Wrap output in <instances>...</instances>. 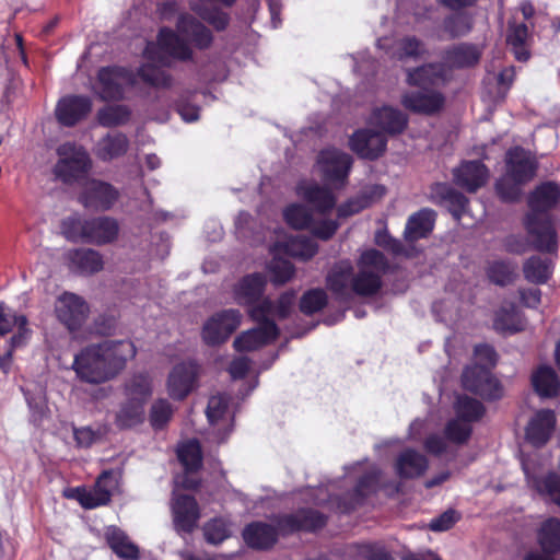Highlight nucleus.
Returning a JSON list of instances; mask_svg holds the SVG:
<instances>
[{
    "mask_svg": "<svg viewBox=\"0 0 560 560\" xmlns=\"http://www.w3.org/2000/svg\"><path fill=\"white\" fill-rule=\"evenodd\" d=\"M136 353V346L130 340H104L81 349L74 355L71 369L81 382L98 385L118 376Z\"/></svg>",
    "mask_w": 560,
    "mask_h": 560,
    "instance_id": "f257e3e1",
    "label": "nucleus"
},
{
    "mask_svg": "<svg viewBox=\"0 0 560 560\" xmlns=\"http://www.w3.org/2000/svg\"><path fill=\"white\" fill-rule=\"evenodd\" d=\"M559 203L560 185L553 180L538 184L527 196L528 211L523 218V225L538 252L555 253L558 249L551 211Z\"/></svg>",
    "mask_w": 560,
    "mask_h": 560,
    "instance_id": "f03ea898",
    "label": "nucleus"
},
{
    "mask_svg": "<svg viewBox=\"0 0 560 560\" xmlns=\"http://www.w3.org/2000/svg\"><path fill=\"white\" fill-rule=\"evenodd\" d=\"M191 55L190 47L183 38L172 30L162 28L156 43H148L143 52L147 63L139 68L138 75L154 88H170L172 77L161 67L171 66L172 60H189Z\"/></svg>",
    "mask_w": 560,
    "mask_h": 560,
    "instance_id": "7ed1b4c3",
    "label": "nucleus"
},
{
    "mask_svg": "<svg viewBox=\"0 0 560 560\" xmlns=\"http://www.w3.org/2000/svg\"><path fill=\"white\" fill-rule=\"evenodd\" d=\"M58 162L55 165V175L63 183H72L84 176L91 160L83 147L66 142L57 148Z\"/></svg>",
    "mask_w": 560,
    "mask_h": 560,
    "instance_id": "20e7f679",
    "label": "nucleus"
},
{
    "mask_svg": "<svg viewBox=\"0 0 560 560\" xmlns=\"http://www.w3.org/2000/svg\"><path fill=\"white\" fill-rule=\"evenodd\" d=\"M463 387L481 397L486 401H495L503 397L504 389L501 382L491 371L481 364L467 366L462 374Z\"/></svg>",
    "mask_w": 560,
    "mask_h": 560,
    "instance_id": "39448f33",
    "label": "nucleus"
},
{
    "mask_svg": "<svg viewBox=\"0 0 560 560\" xmlns=\"http://www.w3.org/2000/svg\"><path fill=\"white\" fill-rule=\"evenodd\" d=\"M317 164L325 183L341 187L348 182L353 159L338 149H324L318 153Z\"/></svg>",
    "mask_w": 560,
    "mask_h": 560,
    "instance_id": "423d86ee",
    "label": "nucleus"
},
{
    "mask_svg": "<svg viewBox=\"0 0 560 560\" xmlns=\"http://www.w3.org/2000/svg\"><path fill=\"white\" fill-rule=\"evenodd\" d=\"M89 313L88 303L74 293L65 292L56 299V317L70 332H75L82 328Z\"/></svg>",
    "mask_w": 560,
    "mask_h": 560,
    "instance_id": "0eeeda50",
    "label": "nucleus"
},
{
    "mask_svg": "<svg viewBox=\"0 0 560 560\" xmlns=\"http://www.w3.org/2000/svg\"><path fill=\"white\" fill-rule=\"evenodd\" d=\"M135 84V75L121 67L100 69L95 91L104 101L120 100L125 89Z\"/></svg>",
    "mask_w": 560,
    "mask_h": 560,
    "instance_id": "6e6552de",
    "label": "nucleus"
},
{
    "mask_svg": "<svg viewBox=\"0 0 560 560\" xmlns=\"http://www.w3.org/2000/svg\"><path fill=\"white\" fill-rule=\"evenodd\" d=\"M328 517L312 508H302L293 513L278 517V527L282 535H290L298 532L314 533L324 528Z\"/></svg>",
    "mask_w": 560,
    "mask_h": 560,
    "instance_id": "1a4fd4ad",
    "label": "nucleus"
},
{
    "mask_svg": "<svg viewBox=\"0 0 560 560\" xmlns=\"http://www.w3.org/2000/svg\"><path fill=\"white\" fill-rule=\"evenodd\" d=\"M349 148L360 159L375 161L386 151L387 138L369 128L358 129L349 138Z\"/></svg>",
    "mask_w": 560,
    "mask_h": 560,
    "instance_id": "9d476101",
    "label": "nucleus"
},
{
    "mask_svg": "<svg viewBox=\"0 0 560 560\" xmlns=\"http://www.w3.org/2000/svg\"><path fill=\"white\" fill-rule=\"evenodd\" d=\"M538 163L530 152L521 145L510 148L505 153V174L524 185L536 175Z\"/></svg>",
    "mask_w": 560,
    "mask_h": 560,
    "instance_id": "9b49d317",
    "label": "nucleus"
},
{
    "mask_svg": "<svg viewBox=\"0 0 560 560\" xmlns=\"http://www.w3.org/2000/svg\"><path fill=\"white\" fill-rule=\"evenodd\" d=\"M401 105L411 113L433 116L445 105V96L436 90L409 91L401 95Z\"/></svg>",
    "mask_w": 560,
    "mask_h": 560,
    "instance_id": "f8f14e48",
    "label": "nucleus"
},
{
    "mask_svg": "<svg viewBox=\"0 0 560 560\" xmlns=\"http://www.w3.org/2000/svg\"><path fill=\"white\" fill-rule=\"evenodd\" d=\"M177 456L185 468L183 476L175 478V486L185 489H195L199 481L192 474L199 469L202 462L200 444L197 440H189L178 445Z\"/></svg>",
    "mask_w": 560,
    "mask_h": 560,
    "instance_id": "ddd939ff",
    "label": "nucleus"
},
{
    "mask_svg": "<svg viewBox=\"0 0 560 560\" xmlns=\"http://www.w3.org/2000/svg\"><path fill=\"white\" fill-rule=\"evenodd\" d=\"M241 324V314L234 310L223 311L212 316L203 326L202 338L214 346L225 341Z\"/></svg>",
    "mask_w": 560,
    "mask_h": 560,
    "instance_id": "4468645a",
    "label": "nucleus"
},
{
    "mask_svg": "<svg viewBox=\"0 0 560 560\" xmlns=\"http://www.w3.org/2000/svg\"><path fill=\"white\" fill-rule=\"evenodd\" d=\"M175 488L172 499L173 522L177 532L190 533L200 518V512L196 500L187 494H182Z\"/></svg>",
    "mask_w": 560,
    "mask_h": 560,
    "instance_id": "2eb2a0df",
    "label": "nucleus"
},
{
    "mask_svg": "<svg viewBox=\"0 0 560 560\" xmlns=\"http://www.w3.org/2000/svg\"><path fill=\"white\" fill-rule=\"evenodd\" d=\"M429 200L436 205L446 207L453 218L457 221L465 214L469 199L447 183H434L429 189Z\"/></svg>",
    "mask_w": 560,
    "mask_h": 560,
    "instance_id": "dca6fc26",
    "label": "nucleus"
},
{
    "mask_svg": "<svg viewBox=\"0 0 560 560\" xmlns=\"http://www.w3.org/2000/svg\"><path fill=\"white\" fill-rule=\"evenodd\" d=\"M557 425V417L551 409H540L534 413L525 428L526 441L534 447L545 446Z\"/></svg>",
    "mask_w": 560,
    "mask_h": 560,
    "instance_id": "f3484780",
    "label": "nucleus"
},
{
    "mask_svg": "<svg viewBox=\"0 0 560 560\" xmlns=\"http://www.w3.org/2000/svg\"><path fill=\"white\" fill-rule=\"evenodd\" d=\"M198 378V365L191 361L177 364L167 378V390L173 399H184L195 387Z\"/></svg>",
    "mask_w": 560,
    "mask_h": 560,
    "instance_id": "a211bd4d",
    "label": "nucleus"
},
{
    "mask_svg": "<svg viewBox=\"0 0 560 560\" xmlns=\"http://www.w3.org/2000/svg\"><path fill=\"white\" fill-rule=\"evenodd\" d=\"M489 170L481 161H464L453 170L455 185L467 192H476L487 184Z\"/></svg>",
    "mask_w": 560,
    "mask_h": 560,
    "instance_id": "6ab92c4d",
    "label": "nucleus"
},
{
    "mask_svg": "<svg viewBox=\"0 0 560 560\" xmlns=\"http://www.w3.org/2000/svg\"><path fill=\"white\" fill-rule=\"evenodd\" d=\"M482 48L472 43H458L446 47L442 54L444 66L450 69H470L476 67L482 57Z\"/></svg>",
    "mask_w": 560,
    "mask_h": 560,
    "instance_id": "aec40b11",
    "label": "nucleus"
},
{
    "mask_svg": "<svg viewBox=\"0 0 560 560\" xmlns=\"http://www.w3.org/2000/svg\"><path fill=\"white\" fill-rule=\"evenodd\" d=\"M118 197V190L110 184L91 179L85 183L81 199L88 208L108 210L114 206Z\"/></svg>",
    "mask_w": 560,
    "mask_h": 560,
    "instance_id": "412c9836",
    "label": "nucleus"
},
{
    "mask_svg": "<svg viewBox=\"0 0 560 560\" xmlns=\"http://www.w3.org/2000/svg\"><path fill=\"white\" fill-rule=\"evenodd\" d=\"M406 83L422 90H434V88L446 82L444 63L428 62L406 71Z\"/></svg>",
    "mask_w": 560,
    "mask_h": 560,
    "instance_id": "4be33fe9",
    "label": "nucleus"
},
{
    "mask_svg": "<svg viewBox=\"0 0 560 560\" xmlns=\"http://www.w3.org/2000/svg\"><path fill=\"white\" fill-rule=\"evenodd\" d=\"M354 268L350 260L336 262L326 276V287L340 302L350 299L349 289L352 288Z\"/></svg>",
    "mask_w": 560,
    "mask_h": 560,
    "instance_id": "5701e85b",
    "label": "nucleus"
},
{
    "mask_svg": "<svg viewBox=\"0 0 560 560\" xmlns=\"http://www.w3.org/2000/svg\"><path fill=\"white\" fill-rule=\"evenodd\" d=\"M116 481L112 472L104 471L96 480L93 489H75V498L85 509H94L106 504L110 500L112 490Z\"/></svg>",
    "mask_w": 560,
    "mask_h": 560,
    "instance_id": "b1692460",
    "label": "nucleus"
},
{
    "mask_svg": "<svg viewBox=\"0 0 560 560\" xmlns=\"http://www.w3.org/2000/svg\"><path fill=\"white\" fill-rule=\"evenodd\" d=\"M438 213L431 208H421L409 215L404 237L408 243L427 238L433 231Z\"/></svg>",
    "mask_w": 560,
    "mask_h": 560,
    "instance_id": "393cba45",
    "label": "nucleus"
},
{
    "mask_svg": "<svg viewBox=\"0 0 560 560\" xmlns=\"http://www.w3.org/2000/svg\"><path fill=\"white\" fill-rule=\"evenodd\" d=\"M13 331L10 339L12 348H20L26 343L30 337L27 319L23 315H16L4 303H0V335Z\"/></svg>",
    "mask_w": 560,
    "mask_h": 560,
    "instance_id": "a878e982",
    "label": "nucleus"
},
{
    "mask_svg": "<svg viewBox=\"0 0 560 560\" xmlns=\"http://www.w3.org/2000/svg\"><path fill=\"white\" fill-rule=\"evenodd\" d=\"M371 124L383 135H400L408 126V116L397 108L383 106L372 112Z\"/></svg>",
    "mask_w": 560,
    "mask_h": 560,
    "instance_id": "bb28decb",
    "label": "nucleus"
},
{
    "mask_svg": "<svg viewBox=\"0 0 560 560\" xmlns=\"http://www.w3.org/2000/svg\"><path fill=\"white\" fill-rule=\"evenodd\" d=\"M85 242L105 245L114 242L119 233V224L110 217H98L85 221Z\"/></svg>",
    "mask_w": 560,
    "mask_h": 560,
    "instance_id": "cd10ccee",
    "label": "nucleus"
},
{
    "mask_svg": "<svg viewBox=\"0 0 560 560\" xmlns=\"http://www.w3.org/2000/svg\"><path fill=\"white\" fill-rule=\"evenodd\" d=\"M92 107L89 97L67 96L59 101L56 107V117L65 126H73L81 120Z\"/></svg>",
    "mask_w": 560,
    "mask_h": 560,
    "instance_id": "c85d7f7f",
    "label": "nucleus"
},
{
    "mask_svg": "<svg viewBox=\"0 0 560 560\" xmlns=\"http://www.w3.org/2000/svg\"><path fill=\"white\" fill-rule=\"evenodd\" d=\"M206 415L209 424L218 429L217 442H222L228 434V427L231 418L229 415V398L225 395L218 394L211 396L208 401Z\"/></svg>",
    "mask_w": 560,
    "mask_h": 560,
    "instance_id": "c756f323",
    "label": "nucleus"
},
{
    "mask_svg": "<svg viewBox=\"0 0 560 560\" xmlns=\"http://www.w3.org/2000/svg\"><path fill=\"white\" fill-rule=\"evenodd\" d=\"M428 468V458L413 448L402 451L395 463L396 474L401 479L419 478L425 474Z\"/></svg>",
    "mask_w": 560,
    "mask_h": 560,
    "instance_id": "7c9ffc66",
    "label": "nucleus"
},
{
    "mask_svg": "<svg viewBox=\"0 0 560 560\" xmlns=\"http://www.w3.org/2000/svg\"><path fill=\"white\" fill-rule=\"evenodd\" d=\"M67 258L70 269L82 275L98 272L104 267L103 256L92 248L70 250L67 254Z\"/></svg>",
    "mask_w": 560,
    "mask_h": 560,
    "instance_id": "2f4dec72",
    "label": "nucleus"
},
{
    "mask_svg": "<svg viewBox=\"0 0 560 560\" xmlns=\"http://www.w3.org/2000/svg\"><path fill=\"white\" fill-rule=\"evenodd\" d=\"M534 392L540 398H555L560 392V378L556 371L548 365L537 368L530 377Z\"/></svg>",
    "mask_w": 560,
    "mask_h": 560,
    "instance_id": "473e14b6",
    "label": "nucleus"
},
{
    "mask_svg": "<svg viewBox=\"0 0 560 560\" xmlns=\"http://www.w3.org/2000/svg\"><path fill=\"white\" fill-rule=\"evenodd\" d=\"M281 534L278 524L272 526L267 523L247 524V547L266 550L271 548Z\"/></svg>",
    "mask_w": 560,
    "mask_h": 560,
    "instance_id": "72a5a7b5",
    "label": "nucleus"
},
{
    "mask_svg": "<svg viewBox=\"0 0 560 560\" xmlns=\"http://www.w3.org/2000/svg\"><path fill=\"white\" fill-rule=\"evenodd\" d=\"M302 197L312 205L315 210L322 214L328 213L336 206V197L334 192L325 186L318 184H308L299 188Z\"/></svg>",
    "mask_w": 560,
    "mask_h": 560,
    "instance_id": "f704fd0d",
    "label": "nucleus"
},
{
    "mask_svg": "<svg viewBox=\"0 0 560 560\" xmlns=\"http://www.w3.org/2000/svg\"><path fill=\"white\" fill-rule=\"evenodd\" d=\"M129 147L127 137L121 132H109L95 145V155L102 161H112L124 155Z\"/></svg>",
    "mask_w": 560,
    "mask_h": 560,
    "instance_id": "c9c22d12",
    "label": "nucleus"
},
{
    "mask_svg": "<svg viewBox=\"0 0 560 560\" xmlns=\"http://www.w3.org/2000/svg\"><path fill=\"white\" fill-rule=\"evenodd\" d=\"M182 36L190 39L198 48H207L212 42L211 32L190 15H182L177 23Z\"/></svg>",
    "mask_w": 560,
    "mask_h": 560,
    "instance_id": "e433bc0d",
    "label": "nucleus"
},
{
    "mask_svg": "<svg viewBox=\"0 0 560 560\" xmlns=\"http://www.w3.org/2000/svg\"><path fill=\"white\" fill-rule=\"evenodd\" d=\"M258 325L247 329V352L276 341L280 329L275 320H255Z\"/></svg>",
    "mask_w": 560,
    "mask_h": 560,
    "instance_id": "4c0bfd02",
    "label": "nucleus"
},
{
    "mask_svg": "<svg viewBox=\"0 0 560 560\" xmlns=\"http://www.w3.org/2000/svg\"><path fill=\"white\" fill-rule=\"evenodd\" d=\"M533 489L547 502L560 508V474L549 470L532 480Z\"/></svg>",
    "mask_w": 560,
    "mask_h": 560,
    "instance_id": "58836bf2",
    "label": "nucleus"
},
{
    "mask_svg": "<svg viewBox=\"0 0 560 560\" xmlns=\"http://www.w3.org/2000/svg\"><path fill=\"white\" fill-rule=\"evenodd\" d=\"M537 541L545 553L553 556L560 553V520L557 517L546 520L538 529Z\"/></svg>",
    "mask_w": 560,
    "mask_h": 560,
    "instance_id": "ea45409f",
    "label": "nucleus"
},
{
    "mask_svg": "<svg viewBox=\"0 0 560 560\" xmlns=\"http://www.w3.org/2000/svg\"><path fill=\"white\" fill-rule=\"evenodd\" d=\"M493 328L501 334H515L524 329V324L514 303L503 305L495 312Z\"/></svg>",
    "mask_w": 560,
    "mask_h": 560,
    "instance_id": "a19ab883",
    "label": "nucleus"
},
{
    "mask_svg": "<svg viewBox=\"0 0 560 560\" xmlns=\"http://www.w3.org/2000/svg\"><path fill=\"white\" fill-rule=\"evenodd\" d=\"M106 540L112 550L126 560H136L139 550L135 544L130 541L128 536L116 526H108L105 532Z\"/></svg>",
    "mask_w": 560,
    "mask_h": 560,
    "instance_id": "79ce46f5",
    "label": "nucleus"
},
{
    "mask_svg": "<svg viewBox=\"0 0 560 560\" xmlns=\"http://www.w3.org/2000/svg\"><path fill=\"white\" fill-rule=\"evenodd\" d=\"M528 35V26L525 23H509L506 43L511 46L517 61L525 62L530 57V52L525 47Z\"/></svg>",
    "mask_w": 560,
    "mask_h": 560,
    "instance_id": "37998d69",
    "label": "nucleus"
},
{
    "mask_svg": "<svg viewBox=\"0 0 560 560\" xmlns=\"http://www.w3.org/2000/svg\"><path fill=\"white\" fill-rule=\"evenodd\" d=\"M382 276L378 272L361 268L354 273L351 291L359 296H373L382 288Z\"/></svg>",
    "mask_w": 560,
    "mask_h": 560,
    "instance_id": "c03bdc74",
    "label": "nucleus"
},
{
    "mask_svg": "<svg viewBox=\"0 0 560 560\" xmlns=\"http://www.w3.org/2000/svg\"><path fill=\"white\" fill-rule=\"evenodd\" d=\"M284 254L307 261L318 253V244L311 237L298 235L283 244Z\"/></svg>",
    "mask_w": 560,
    "mask_h": 560,
    "instance_id": "a18cd8bd",
    "label": "nucleus"
},
{
    "mask_svg": "<svg viewBox=\"0 0 560 560\" xmlns=\"http://www.w3.org/2000/svg\"><path fill=\"white\" fill-rule=\"evenodd\" d=\"M454 410L456 412L457 419L469 424L471 422L479 421L486 412V408L482 402L467 395L457 397L454 404Z\"/></svg>",
    "mask_w": 560,
    "mask_h": 560,
    "instance_id": "49530a36",
    "label": "nucleus"
},
{
    "mask_svg": "<svg viewBox=\"0 0 560 560\" xmlns=\"http://www.w3.org/2000/svg\"><path fill=\"white\" fill-rule=\"evenodd\" d=\"M523 273L528 282L545 284L552 273L550 261L539 256H532L524 262Z\"/></svg>",
    "mask_w": 560,
    "mask_h": 560,
    "instance_id": "de8ad7c7",
    "label": "nucleus"
},
{
    "mask_svg": "<svg viewBox=\"0 0 560 560\" xmlns=\"http://www.w3.org/2000/svg\"><path fill=\"white\" fill-rule=\"evenodd\" d=\"M428 54L423 40L415 35H406L397 42L396 56L398 60L420 59Z\"/></svg>",
    "mask_w": 560,
    "mask_h": 560,
    "instance_id": "09e8293b",
    "label": "nucleus"
},
{
    "mask_svg": "<svg viewBox=\"0 0 560 560\" xmlns=\"http://www.w3.org/2000/svg\"><path fill=\"white\" fill-rule=\"evenodd\" d=\"M327 303L328 296L323 289H310L302 294L299 308L304 315L312 316L324 310Z\"/></svg>",
    "mask_w": 560,
    "mask_h": 560,
    "instance_id": "8fccbe9b",
    "label": "nucleus"
},
{
    "mask_svg": "<svg viewBox=\"0 0 560 560\" xmlns=\"http://www.w3.org/2000/svg\"><path fill=\"white\" fill-rule=\"evenodd\" d=\"M284 221L294 230H306L314 223L312 212L303 205L293 203L283 211Z\"/></svg>",
    "mask_w": 560,
    "mask_h": 560,
    "instance_id": "3c124183",
    "label": "nucleus"
},
{
    "mask_svg": "<svg viewBox=\"0 0 560 560\" xmlns=\"http://www.w3.org/2000/svg\"><path fill=\"white\" fill-rule=\"evenodd\" d=\"M233 533V524L224 517H217L203 526V535L209 544L218 545L229 538Z\"/></svg>",
    "mask_w": 560,
    "mask_h": 560,
    "instance_id": "603ef678",
    "label": "nucleus"
},
{
    "mask_svg": "<svg viewBox=\"0 0 560 560\" xmlns=\"http://www.w3.org/2000/svg\"><path fill=\"white\" fill-rule=\"evenodd\" d=\"M443 30L451 38L467 35L472 30V19L467 13H453L444 18Z\"/></svg>",
    "mask_w": 560,
    "mask_h": 560,
    "instance_id": "864d4df0",
    "label": "nucleus"
},
{
    "mask_svg": "<svg viewBox=\"0 0 560 560\" xmlns=\"http://www.w3.org/2000/svg\"><path fill=\"white\" fill-rule=\"evenodd\" d=\"M268 271L270 282L279 287L288 283L294 277L295 267L290 260L275 256L268 265Z\"/></svg>",
    "mask_w": 560,
    "mask_h": 560,
    "instance_id": "5fc2aeb1",
    "label": "nucleus"
},
{
    "mask_svg": "<svg viewBox=\"0 0 560 560\" xmlns=\"http://www.w3.org/2000/svg\"><path fill=\"white\" fill-rule=\"evenodd\" d=\"M143 406L144 404L141 401H135L128 397V402L125 404L117 413V424L121 428H131L141 423L144 419Z\"/></svg>",
    "mask_w": 560,
    "mask_h": 560,
    "instance_id": "6e6d98bb",
    "label": "nucleus"
},
{
    "mask_svg": "<svg viewBox=\"0 0 560 560\" xmlns=\"http://www.w3.org/2000/svg\"><path fill=\"white\" fill-rule=\"evenodd\" d=\"M381 478L380 470H371L363 474L353 488V495L357 503H362L371 493L377 490Z\"/></svg>",
    "mask_w": 560,
    "mask_h": 560,
    "instance_id": "4d7b16f0",
    "label": "nucleus"
},
{
    "mask_svg": "<svg viewBox=\"0 0 560 560\" xmlns=\"http://www.w3.org/2000/svg\"><path fill=\"white\" fill-rule=\"evenodd\" d=\"M523 183H517L506 174L499 178L495 183V192L501 201L514 203L517 202L522 196Z\"/></svg>",
    "mask_w": 560,
    "mask_h": 560,
    "instance_id": "13d9d810",
    "label": "nucleus"
},
{
    "mask_svg": "<svg viewBox=\"0 0 560 560\" xmlns=\"http://www.w3.org/2000/svg\"><path fill=\"white\" fill-rule=\"evenodd\" d=\"M472 434V427L459 419H451L444 428V436L452 443L463 445L468 442Z\"/></svg>",
    "mask_w": 560,
    "mask_h": 560,
    "instance_id": "bf43d9fd",
    "label": "nucleus"
},
{
    "mask_svg": "<svg viewBox=\"0 0 560 560\" xmlns=\"http://www.w3.org/2000/svg\"><path fill=\"white\" fill-rule=\"evenodd\" d=\"M126 390L131 400L144 404L151 395V382L149 376L145 374L135 375L127 384Z\"/></svg>",
    "mask_w": 560,
    "mask_h": 560,
    "instance_id": "052dcab7",
    "label": "nucleus"
},
{
    "mask_svg": "<svg viewBox=\"0 0 560 560\" xmlns=\"http://www.w3.org/2000/svg\"><path fill=\"white\" fill-rule=\"evenodd\" d=\"M129 116L130 112L124 105L106 106L97 114L98 122L105 127L121 125L129 119Z\"/></svg>",
    "mask_w": 560,
    "mask_h": 560,
    "instance_id": "680f3d73",
    "label": "nucleus"
},
{
    "mask_svg": "<svg viewBox=\"0 0 560 560\" xmlns=\"http://www.w3.org/2000/svg\"><path fill=\"white\" fill-rule=\"evenodd\" d=\"M487 276L491 282L504 287L513 282L515 273L509 262L493 261L487 270Z\"/></svg>",
    "mask_w": 560,
    "mask_h": 560,
    "instance_id": "e2e57ef3",
    "label": "nucleus"
},
{
    "mask_svg": "<svg viewBox=\"0 0 560 560\" xmlns=\"http://www.w3.org/2000/svg\"><path fill=\"white\" fill-rule=\"evenodd\" d=\"M25 398L31 410L32 421L36 424H40L48 412L45 393L39 390L38 393L31 395L27 392L25 393Z\"/></svg>",
    "mask_w": 560,
    "mask_h": 560,
    "instance_id": "0e129e2a",
    "label": "nucleus"
},
{
    "mask_svg": "<svg viewBox=\"0 0 560 560\" xmlns=\"http://www.w3.org/2000/svg\"><path fill=\"white\" fill-rule=\"evenodd\" d=\"M462 515L458 511L454 509H448L444 511L439 516L432 518L428 525L429 529L435 533L446 532L454 527V525L459 522Z\"/></svg>",
    "mask_w": 560,
    "mask_h": 560,
    "instance_id": "69168bd1",
    "label": "nucleus"
},
{
    "mask_svg": "<svg viewBox=\"0 0 560 560\" xmlns=\"http://www.w3.org/2000/svg\"><path fill=\"white\" fill-rule=\"evenodd\" d=\"M173 415L171 404L165 399L158 400L151 409L150 420L155 429L164 427Z\"/></svg>",
    "mask_w": 560,
    "mask_h": 560,
    "instance_id": "338daca9",
    "label": "nucleus"
},
{
    "mask_svg": "<svg viewBox=\"0 0 560 560\" xmlns=\"http://www.w3.org/2000/svg\"><path fill=\"white\" fill-rule=\"evenodd\" d=\"M85 221L78 217H69L62 221V233L68 240L85 242Z\"/></svg>",
    "mask_w": 560,
    "mask_h": 560,
    "instance_id": "774afa93",
    "label": "nucleus"
}]
</instances>
